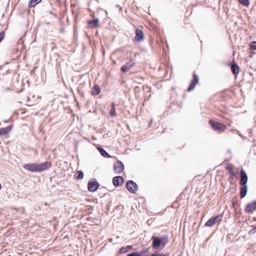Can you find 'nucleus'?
<instances>
[{"mask_svg": "<svg viewBox=\"0 0 256 256\" xmlns=\"http://www.w3.org/2000/svg\"><path fill=\"white\" fill-rule=\"evenodd\" d=\"M136 54H137V53H134V58H136Z\"/></svg>", "mask_w": 256, "mask_h": 256, "instance_id": "33", "label": "nucleus"}, {"mask_svg": "<svg viewBox=\"0 0 256 256\" xmlns=\"http://www.w3.org/2000/svg\"><path fill=\"white\" fill-rule=\"evenodd\" d=\"M199 81V77L198 75H197L195 72H194L192 74V78L190 80V85L188 88L186 90L188 92H190L194 90V88L196 87V84Z\"/></svg>", "mask_w": 256, "mask_h": 256, "instance_id": "5", "label": "nucleus"}, {"mask_svg": "<svg viewBox=\"0 0 256 256\" xmlns=\"http://www.w3.org/2000/svg\"><path fill=\"white\" fill-rule=\"evenodd\" d=\"M42 0H30L28 6L30 8L34 7L36 4L40 3Z\"/></svg>", "mask_w": 256, "mask_h": 256, "instance_id": "22", "label": "nucleus"}, {"mask_svg": "<svg viewBox=\"0 0 256 256\" xmlns=\"http://www.w3.org/2000/svg\"><path fill=\"white\" fill-rule=\"evenodd\" d=\"M51 166V162H46L41 164H36L37 172H41L46 170Z\"/></svg>", "mask_w": 256, "mask_h": 256, "instance_id": "6", "label": "nucleus"}, {"mask_svg": "<svg viewBox=\"0 0 256 256\" xmlns=\"http://www.w3.org/2000/svg\"><path fill=\"white\" fill-rule=\"evenodd\" d=\"M124 170V166L120 161H117L114 164V170L116 174H120Z\"/></svg>", "mask_w": 256, "mask_h": 256, "instance_id": "8", "label": "nucleus"}, {"mask_svg": "<svg viewBox=\"0 0 256 256\" xmlns=\"http://www.w3.org/2000/svg\"><path fill=\"white\" fill-rule=\"evenodd\" d=\"M152 240V247L154 249H158L161 246L164 248L168 242L167 236L158 238L153 236Z\"/></svg>", "mask_w": 256, "mask_h": 256, "instance_id": "1", "label": "nucleus"}, {"mask_svg": "<svg viewBox=\"0 0 256 256\" xmlns=\"http://www.w3.org/2000/svg\"><path fill=\"white\" fill-rule=\"evenodd\" d=\"M209 124L214 130L220 132H224L227 128L224 124L214 120H210Z\"/></svg>", "mask_w": 256, "mask_h": 256, "instance_id": "2", "label": "nucleus"}, {"mask_svg": "<svg viewBox=\"0 0 256 256\" xmlns=\"http://www.w3.org/2000/svg\"><path fill=\"white\" fill-rule=\"evenodd\" d=\"M1 188H2V185H1V184H0V190H1Z\"/></svg>", "mask_w": 256, "mask_h": 256, "instance_id": "34", "label": "nucleus"}, {"mask_svg": "<svg viewBox=\"0 0 256 256\" xmlns=\"http://www.w3.org/2000/svg\"><path fill=\"white\" fill-rule=\"evenodd\" d=\"M98 188V184L96 181L89 182L88 188L89 191L94 192L97 190Z\"/></svg>", "mask_w": 256, "mask_h": 256, "instance_id": "13", "label": "nucleus"}, {"mask_svg": "<svg viewBox=\"0 0 256 256\" xmlns=\"http://www.w3.org/2000/svg\"><path fill=\"white\" fill-rule=\"evenodd\" d=\"M23 168L32 172H37L36 163H29L24 165Z\"/></svg>", "mask_w": 256, "mask_h": 256, "instance_id": "12", "label": "nucleus"}, {"mask_svg": "<svg viewBox=\"0 0 256 256\" xmlns=\"http://www.w3.org/2000/svg\"><path fill=\"white\" fill-rule=\"evenodd\" d=\"M148 251V248L142 250L140 252H133L128 254L127 256H147L146 254Z\"/></svg>", "mask_w": 256, "mask_h": 256, "instance_id": "18", "label": "nucleus"}, {"mask_svg": "<svg viewBox=\"0 0 256 256\" xmlns=\"http://www.w3.org/2000/svg\"><path fill=\"white\" fill-rule=\"evenodd\" d=\"M84 177V174L82 171H78L76 172V178L78 180H81Z\"/></svg>", "mask_w": 256, "mask_h": 256, "instance_id": "27", "label": "nucleus"}, {"mask_svg": "<svg viewBox=\"0 0 256 256\" xmlns=\"http://www.w3.org/2000/svg\"><path fill=\"white\" fill-rule=\"evenodd\" d=\"M12 128V126H10L6 128H0V136L7 135Z\"/></svg>", "mask_w": 256, "mask_h": 256, "instance_id": "19", "label": "nucleus"}, {"mask_svg": "<svg viewBox=\"0 0 256 256\" xmlns=\"http://www.w3.org/2000/svg\"><path fill=\"white\" fill-rule=\"evenodd\" d=\"M245 212L247 214L252 212L256 210V200L248 203L245 208Z\"/></svg>", "mask_w": 256, "mask_h": 256, "instance_id": "11", "label": "nucleus"}, {"mask_svg": "<svg viewBox=\"0 0 256 256\" xmlns=\"http://www.w3.org/2000/svg\"><path fill=\"white\" fill-rule=\"evenodd\" d=\"M230 90H227V89H226V90H224L223 91H222L221 93L222 94H226V96H229L230 94H228L230 92Z\"/></svg>", "mask_w": 256, "mask_h": 256, "instance_id": "31", "label": "nucleus"}, {"mask_svg": "<svg viewBox=\"0 0 256 256\" xmlns=\"http://www.w3.org/2000/svg\"><path fill=\"white\" fill-rule=\"evenodd\" d=\"M131 248H132L131 246H127L126 247H122L120 248L119 252H120V253H121V254L126 253V252H128Z\"/></svg>", "mask_w": 256, "mask_h": 256, "instance_id": "24", "label": "nucleus"}, {"mask_svg": "<svg viewBox=\"0 0 256 256\" xmlns=\"http://www.w3.org/2000/svg\"><path fill=\"white\" fill-rule=\"evenodd\" d=\"M250 48L251 50H256V41L252 42L249 44Z\"/></svg>", "mask_w": 256, "mask_h": 256, "instance_id": "29", "label": "nucleus"}, {"mask_svg": "<svg viewBox=\"0 0 256 256\" xmlns=\"http://www.w3.org/2000/svg\"><path fill=\"white\" fill-rule=\"evenodd\" d=\"M238 2L244 6H248L250 4L249 0H238Z\"/></svg>", "mask_w": 256, "mask_h": 256, "instance_id": "28", "label": "nucleus"}, {"mask_svg": "<svg viewBox=\"0 0 256 256\" xmlns=\"http://www.w3.org/2000/svg\"><path fill=\"white\" fill-rule=\"evenodd\" d=\"M88 24L90 26V28H96L99 26V20L98 18H94V20H90L88 21Z\"/></svg>", "mask_w": 256, "mask_h": 256, "instance_id": "17", "label": "nucleus"}, {"mask_svg": "<svg viewBox=\"0 0 256 256\" xmlns=\"http://www.w3.org/2000/svg\"><path fill=\"white\" fill-rule=\"evenodd\" d=\"M98 151L100 152V154L103 156H104L105 158H110V155L103 148H98Z\"/></svg>", "mask_w": 256, "mask_h": 256, "instance_id": "23", "label": "nucleus"}, {"mask_svg": "<svg viewBox=\"0 0 256 256\" xmlns=\"http://www.w3.org/2000/svg\"><path fill=\"white\" fill-rule=\"evenodd\" d=\"M100 92V86L97 84H94L91 90L92 94L94 96L98 95Z\"/></svg>", "mask_w": 256, "mask_h": 256, "instance_id": "21", "label": "nucleus"}, {"mask_svg": "<svg viewBox=\"0 0 256 256\" xmlns=\"http://www.w3.org/2000/svg\"><path fill=\"white\" fill-rule=\"evenodd\" d=\"M169 254L168 253L165 254H152L150 256H169Z\"/></svg>", "mask_w": 256, "mask_h": 256, "instance_id": "30", "label": "nucleus"}, {"mask_svg": "<svg viewBox=\"0 0 256 256\" xmlns=\"http://www.w3.org/2000/svg\"><path fill=\"white\" fill-rule=\"evenodd\" d=\"M238 200L236 198H232V207L234 208L235 210H236V206H237L238 205Z\"/></svg>", "mask_w": 256, "mask_h": 256, "instance_id": "26", "label": "nucleus"}, {"mask_svg": "<svg viewBox=\"0 0 256 256\" xmlns=\"http://www.w3.org/2000/svg\"><path fill=\"white\" fill-rule=\"evenodd\" d=\"M247 191V185H241L240 188V196L242 198H244L246 196Z\"/></svg>", "mask_w": 256, "mask_h": 256, "instance_id": "20", "label": "nucleus"}, {"mask_svg": "<svg viewBox=\"0 0 256 256\" xmlns=\"http://www.w3.org/2000/svg\"><path fill=\"white\" fill-rule=\"evenodd\" d=\"M128 190L131 193L134 194L138 190V186L136 183L132 180H128L126 184Z\"/></svg>", "mask_w": 256, "mask_h": 256, "instance_id": "7", "label": "nucleus"}, {"mask_svg": "<svg viewBox=\"0 0 256 256\" xmlns=\"http://www.w3.org/2000/svg\"><path fill=\"white\" fill-rule=\"evenodd\" d=\"M124 182V178L120 176H115L112 179V182L114 186H121Z\"/></svg>", "mask_w": 256, "mask_h": 256, "instance_id": "14", "label": "nucleus"}, {"mask_svg": "<svg viewBox=\"0 0 256 256\" xmlns=\"http://www.w3.org/2000/svg\"><path fill=\"white\" fill-rule=\"evenodd\" d=\"M226 170L228 172V173L231 176V178H233L234 176H236L237 173L234 170V167L232 164H229L226 166Z\"/></svg>", "mask_w": 256, "mask_h": 256, "instance_id": "15", "label": "nucleus"}, {"mask_svg": "<svg viewBox=\"0 0 256 256\" xmlns=\"http://www.w3.org/2000/svg\"><path fill=\"white\" fill-rule=\"evenodd\" d=\"M248 176L244 170L243 168H241L240 172V185H246L248 182Z\"/></svg>", "mask_w": 256, "mask_h": 256, "instance_id": "10", "label": "nucleus"}, {"mask_svg": "<svg viewBox=\"0 0 256 256\" xmlns=\"http://www.w3.org/2000/svg\"><path fill=\"white\" fill-rule=\"evenodd\" d=\"M230 64L232 74L235 76L238 74H239V67L238 65L235 62H233Z\"/></svg>", "mask_w": 256, "mask_h": 256, "instance_id": "16", "label": "nucleus"}, {"mask_svg": "<svg viewBox=\"0 0 256 256\" xmlns=\"http://www.w3.org/2000/svg\"><path fill=\"white\" fill-rule=\"evenodd\" d=\"M136 36L134 37V40L137 42H140L144 40V36L142 30L138 28L136 29L135 32Z\"/></svg>", "mask_w": 256, "mask_h": 256, "instance_id": "9", "label": "nucleus"}, {"mask_svg": "<svg viewBox=\"0 0 256 256\" xmlns=\"http://www.w3.org/2000/svg\"><path fill=\"white\" fill-rule=\"evenodd\" d=\"M136 64L134 58H131L130 60L126 62L120 68V71L122 72H128Z\"/></svg>", "mask_w": 256, "mask_h": 256, "instance_id": "4", "label": "nucleus"}, {"mask_svg": "<svg viewBox=\"0 0 256 256\" xmlns=\"http://www.w3.org/2000/svg\"><path fill=\"white\" fill-rule=\"evenodd\" d=\"M109 114L111 116H116V108L114 103H112V108L111 110H110Z\"/></svg>", "mask_w": 256, "mask_h": 256, "instance_id": "25", "label": "nucleus"}, {"mask_svg": "<svg viewBox=\"0 0 256 256\" xmlns=\"http://www.w3.org/2000/svg\"><path fill=\"white\" fill-rule=\"evenodd\" d=\"M222 216L220 214H218L216 216H214L206 222L205 226L208 227L212 226L215 225L218 222H220L222 221Z\"/></svg>", "mask_w": 256, "mask_h": 256, "instance_id": "3", "label": "nucleus"}, {"mask_svg": "<svg viewBox=\"0 0 256 256\" xmlns=\"http://www.w3.org/2000/svg\"><path fill=\"white\" fill-rule=\"evenodd\" d=\"M6 90H10V88H6Z\"/></svg>", "mask_w": 256, "mask_h": 256, "instance_id": "35", "label": "nucleus"}, {"mask_svg": "<svg viewBox=\"0 0 256 256\" xmlns=\"http://www.w3.org/2000/svg\"><path fill=\"white\" fill-rule=\"evenodd\" d=\"M256 232V226L250 230V233L254 234Z\"/></svg>", "mask_w": 256, "mask_h": 256, "instance_id": "32", "label": "nucleus"}]
</instances>
